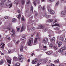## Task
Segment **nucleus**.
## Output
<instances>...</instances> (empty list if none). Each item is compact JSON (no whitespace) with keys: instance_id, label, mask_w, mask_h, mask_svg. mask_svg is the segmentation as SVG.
<instances>
[{"instance_id":"f257e3e1","label":"nucleus","mask_w":66,"mask_h":66,"mask_svg":"<svg viewBox=\"0 0 66 66\" xmlns=\"http://www.w3.org/2000/svg\"><path fill=\"white\" fill-rule=\"evenodd\" d=\"M40 34H37V35L36 36L37 38H35L34 44H33V45H35L37 44V39H40Z\"/></svg>"},{"instance_id":"f03ea898","label":"nucleus","mask_w":66,"mask_h":66,"mask_svg":"<svg viewBox=\"0 0 66 66\" xmlns=\"http://www.w3.org/2000/svg\"><path fill=\"white\" fill-rule=\"evenodd\" d=\"M33 39L32 38H31L30 39H29L28 40L27 44L28 45H32L33 44Z\"/></svg>"},{"instance_id":"7ed1b4c3","label":"nucleus","mask_w":66,"mask_h":66,"mask_svg":"<svg viewBox=\"0 0 66 66\" xmlns=\"http://www.w3.org/2000/svg\"><path fill=\"white\" fill-rule=\"evenodd\" d=\"M19 59L21 62H23V56L22 55H20L19 57Z\"/></svg>"},{"instance_id":"20e7f679","label":"nucleus","mask_w":66,"mask_h":66,"mask_svg":"<svg viewBox=\"0 0 66 66\" xmlns=\"http://www.w3.org/2000/svg\"><path fill=\"white\" fill-rule=\"evenodd\" d=\"M38 60L37 58H35V60L32 61V64H35L37 63V62L38 61Z\"/></svg>"},{"instance_id":"39448f33","label":"nucleus","mask_w":66,"mask_h":66,"mask_svg":"<svg viewBox=\"0 0 66 66\" xmlns=\"http://www.w3.org/2000/svg\"><path fill=\"white\" fill-rule=\"evenodd\" d=\"M48 41V39L47 38H44L43 40V42L45 44H47Z\"/></svg>"},{"instance_id":"423d86ee","label":"nucleus","mask_w":66,"mask_h":66,"mask_svg":"<svg viewBox=\"0 0 66 66\" xmlns=\"http://www.w3.org/2000/svg\"><path fill=\"white\" fill-rule=\"evenodd\" d=\"M64 50H65V47H63L59 50L58 52L60 53H62Z\"/></svg>"},{"instance_id":"0eeeda50","label":"nucleus","mask_w":66,"mask_h":66,"mask_svg":"<svg viewBox=\"0 0 66 66\" xmlns=\"http://www.w3.org/2000/svg\"><path fill=\"white\" fill-rule=\"evenodd\" d=\"M37 29H44V27L42 25H40L38 26V27H37Z\"/></svg>"},{"instance_id":"6e6552de","label":"nucleus","mask_w":66,"mask_h":66,"mask_svg":"<svg viewBox=\"0 0 66 66\" xmlns=\"http://www.w3.org/2000/svg\"><path fill=\"white\" fill-rule=\"evenodd\" d=\"M7 45L9 47L11 48L13 47V44L12 43H9L7 44Z\"/></svg>"},{"instance_id":"1a4fd4ad","label":"nucleus","mask_w":66,"mask_h":66,"mask_svg":"<svg viewBox=\"0 0 66 66\" xmlns=\"http://www.w3.org/2000/svg\"><path fill=\"white\" fill-rule=\"evenodd\" d=\"M55 40V37H53L52 39H51L50 40L52 43H54Z\"/></svg>"},{"instance_id":"9d476101","label":"nucleus","mask_w":66,"mask_h":66,"mask_svg":"<svg viewBox=\"0 0 66 66\" xmlns=\"http://www.w3.org/2000/svg\"><path fill=\"white\" fill-rule=\"evenodd\" d=\"M66 14V10L65 11H63L61 13V15H65Z\"/></svg>"},{"instance_id":"9b49d317","label":"nucleus","mask_w":66,"mask_h":66,"mask_svg":"<svg viewBox=\"0 0 66 66\" xmlns=\"http://www.w3.org/2000/svg\"><path fill=\"white\" fill-rule=\"evenodd\" d=\"M30 10L31 13H32L33 12V6H31V7H30Z\"/></svg>"},{"instance_id":"f8f14e48","label":"nucleus","mask_w":66,"mask_h":66,"mask_svg":"<svg viewBox=\"0 0 66 66\" xmlns=\"http://www.w3.org/2000/svg\"><path fill=\"white\" fill-rule=\"evenodd\" d=\"M15 32V30L13 29L12 31H11V32L13 33V34L11 35L12 36H14V35H15V32Z\"/></svg>"},{"instance_id":"ddd939ff","label":"nucleus","mask_w":66,"mask_h":66,"mask_svg":"<svg viewBox=\"0 0 66 66\" xmlns=\"http://www.w3.org/2000/svg\"><path fill=\"white\" fill-rule=\"evenodd\" d=\"M3 63H4V61H3V60H1L0 61V65H1L2 64H3Z\"/></svg>"},{"instance_id":"4468645a","label":"nucleus","mask_w":66,"mask_h":66,"mask_svg":"<svg viewBox=\"0 0 66 66\" xmlns=\"http://www.w3.org/2000/svg\"><path fill=\"white\" fill-rule=\"evenodd\" d=\"M44 16H45V17H46L47 18H48L49 17V15H47V14L46 13H45L44 14Z\"/></svg>"},{"instance_id":"2eb2a0df","label":"nucleus","mask_w":66,"mask_h":66,"mask_svg":"<svg viewBox=\"0 0 66 66\" xmlns=\"http://www.w3.org/2000/svg\"><path fill=\"white\" fill-rule=\"evenodd\" d=\"M21 3L22 5H23L25 3V1L24 0H21Z\"/></svg>"},{"instance_id":"dca6fc26","label":"nucleus","mask_w":66,"mask_h":66,"mask_svg":"<svg viewBox=\"0 0 66 66\" xmlns=\"http://www.w3.org/2000/svg\"><path fill=\"white\" fill-rule=\"evenodd\" d=\"M12 21L13 22H16L17 21V19L15 18L13 19L12 20Z\"/></svg>"},{"instance_id":"f3484780","label":"nucleus","mask_w":66,"mask_h":66,"mask_svg":"<svg viewBox=\"0 0 66 66\" xmlns=\"http://www.w3.org/2000/svg\"><path fill=\"white\" fill-rule=\"evenodd\" d=\"M17 18H18V19H20V17H21V14H19L18 15L16 16Z\"/></svg>"},{"instance_id":"a211bd4d","label":"nucleus","mask_w":66,"mask_h":66,"mask_svg":"<svg viewBox=\"0 0 66 66\" xmlns=\"http://www.w3.org/2000/svg\"><path fill=\"white\" fill-rule=\"evenodd\" d=\"M52 27H53V26H59V27H60V25L59 24H55L54 25H52Z\"/></svg>"},{"instance_id":"6ab92c4d","label":"nucleus","mask_w":66,"mask_h":66,"mask_svg":"<svg viewBox=\"0 0 66 66\" xmlns=\"http://www.w3.org/2000/svg\"><path fill=\"white\" fill-rule=\"evenodd\" d=\"M53 48L55 50H56L57 49V46H54Z\"/></svg>"},{"instance_id":"aec40b11","label":"nucleus","mask_w":66,"mask_h":66,"mask_svg":"<svg viewBox=\"0 0 66 66\" xmlns=\"http://www.w3.org/2000/svg\"><path fill=\"white\" fill-rule=\"evenodd\" d=\"M17 59H18L17 57H16L15 56L13 58V60H14V61H16V60H17Z\"/></svg>"},{"instance_id":"412c9836","label":"nucleus","mask_w":66,"mask_h":66,"mask_svg":"<svg viewBox=\"0 0 66 66\" xmlns=\"http://www.w3.org/2000/svg\"><path fill=\"white\" fill-rule=\"evenodd\" d=\"M62 44V42H60L58 44V46L59 47H60V46Z\"/></svg>"},{"instance_id":"4be33fe9","label":"nucleus","mask_w":66,"mask_h":66,"mask_svg":"<svg viewBox=\"0 0 66 66\" xmlns=\"http://www.w3.org/2000/svg\"><path fill=\"white\" fill-rule=\"evenodd\" d=\"M20 63H16L15 64V66H20Z\"/></svg>"},{"instance_id":"5701e85b","label":"nucleus","mask_w":66,"mask_h":66,"mask_svg":"<svg viewBox=\"0 0 66 66\" xmlns=\"http://www.w3.org/2000/svg\"><path fill=\"white\" fill-rule=\"evenodd\" d=\"M54 13V11L52 10L51 11V12H50V13L51 14H53Z\"/></svg>"},{"instance_id":"b1692460","label":"nucleus","mask_w":66,"mask_h":66,"mask_svg":"<svg viewBox=\"0 0 66 66\" xmlns=\"http://www.w3.org/2000/svg\"><path fill=\"white\" fill-rule=\"evenodd\" d=\"M23 46H22L21 47L20 51H23Z\"/></svg>"},{"instance_id":"393cba45","label":"nucleus","mask_w":66,"mask_h":66,"mask_svg":"<svg viewBox=\"0 0 66 66\" xmlns=\"http://www.w3.org/2000/svg\"><path fill=\"white\" fill-rule=\"evenodd\" d=\"M23 25L22 24V27L21 28V32H22V31H23Z\"/></svg>"},{"instance_id":"a878e982","label":"nucleus","mask_w":66,"mask_h":66,"mask_svg":"<svg viewBox=\"0 0 66 66\" xmlns=\"http://www.w3.org/2000/svg\"><path fill=\"white\" fill-rule=\"evenodd\" d=\"M46 54L48 55H50V54H51V52H46Z\"/></svg>"},{"instance_id":"bb28decb","label":"nucleus","mask_w":66,"mask_h":66,"mask_svg":"<svg viewBox=\"0 0 66 66\" xmlns=\"http://www.w3.org/2000/svg\"><path fill=\"white\" fill-rule=\"evenodd\" d=\"M7 62L9 64H11V61L10 60H7Z\"/></svg>"},{"instance_id":"cd10ccee","label":"nucleus","mask_w":66,"mask_h":66,"mask_svg":"<svg viewBox=\"0 0 66 66\" xmlns=\"http://www.w3.org/2000/svg\"><path fill=\"white\" fill-rule=\"evenodd\" d=\"M5 45V44H4V43L3 44L2 46H1V47L2 49L4 48V45Z\"/></svg>"},{"instance_id":"c85d7f7f","label":"nucleus","mask_w":66,"mask_h":66,"mask_svg":"<svg viewBox=\"0 0 66 66\" xmlns=\"http://www.w3.org/2000/svg\"><path fill=\"white\" fill-rule=\"evenodd\" d=\"M54 62L55 63H58L59 62V61L58 60H55L54 61Z\"/></svg>"},{"instance_id":"c756f323","label":"nucleus","mask_w":66,"mask_h":66,"mask_svg":"<svg viewBox=\"0 0 66 66\" xmlns=\"http://www.w3.org/2000/svg\"><path fill=\"white\" fill-rule=\"evenodd\" d=\"M60 40H61V41H63V40H64V39H63V37H60Z\"/></svg>"},{"instance_id":"7c9ffc66","label":"nucleus","mask_w":66,"mask_h":66,"mask_svg":"<svg viewBox=\"0 0 66 66\" xmlns=\"http://www.w3.org/2000/svg\"><path fill=\"white\" fill-rule=\"evenodd\" d=\"M1 7H2V6H3V2H2L1 3Z\"/></svg>"},{"instance_id":"2f4dec72","label":"nucleus","mask_w":66,"mask_h":66,"mask_svg":"<svg viewBox=\"0 0 66 66\" xmlns=\"http://www.w3.org/2000/svg\"><path fill=\"white\" fill-rule=\"evenodd\" d=\"M26 37V35H23L22 36V38H25Z\"/></svg>"},{"instance_id":"473e14b6","label":"nucleus","mask_w":66,"mask_h":66,"mask_svg":"<svg viewBox=\"0 0 66 66\" xmlns=\"http://www.w3.org/2000/svg\"><path fill=\"white\" fill-rule=\"evenodd\" d=\"M47 60H43V62L44 63H47Z\"/></svg>"},{"instance_id":"72a5a7b5","label":"nucleus","mask_w":66,"mask_h":66,"mask_svg":"<svg viewBox=\"0 0 66 66\" xmlns=\"http://www.w3.org/2000/svg\"><path fill=\"white\" fill-rule=\"evenodd\" d=\"M6 29H7V30H10V31H11L10 30H11V29H10V27H6Z\"/></svg>"},{"instance_id":"f704fd0d","label":"nucleus","mask_w":66,"mask_h":66,"mask_svg":"<svg viewBox=\"0 0 66 66\" xmlns=\"http://www.w3.org/2000/svg\"><path fill=\"white\" fill-rule=\"evenodd\" d=\"M35 30V28H32L31 29V30L32 31H34Z\"/></svg>"},{"instance_id":"c9c22d12","label":"nucleus","mask_w":66,"mask_h":66,"mask_svg":"<svg viewBox=\"0 0 66 66\" xmlns=\"http://www.w3.org/2000/svg\"><path fill=\"white\" fill-rule=\"evenodd\" d=\"M14 4H16V5H17L18 4V2L16 3V0H15L14 2Z\"/></svg>"},{"instance_id":"e433bc0d","label":"nucleus","mask_w":66,"mask_h":66,"mask_svg":"<svg viewBox=\"0 0 66 66\" xmlns=\"http://www.w3.org/2000/svg\"><path fill=\"white\" fill-rule=\"evenodd\" d=\"M16 29L18 32V31H20V28H17V27H16Z\"/></svg>"},{"instance_id":"4c0bfd02","label":"nucleus","mask_w":66,"mask_h":66,"mask_svg":"<svg viewBox=\"0 0 66 66\" xmlns=\"http://www.w3.org/2000/svg\"><path fill=\"white\" fill-rule=\"evenodd\" d=\"M24 17H23V16H22V21H24V18H23Z\"/></svg>"},{"instance_id":"58836bf2","label":"nucleus","mask_w":66,"mask_h":66,"mask_svg":"<svg viewBox=\"0 0 66 66\" xmlns=\"http://www.w3.org/2000/svg\"><path fill=\"white\" fill-rule=\"evenodd\" d=\"M48 21H50V22H52L53 21V20L49 19L48 20Z\"/></svg>"},{"instance_id":"ea45409f","label":"nucleus","mask_w":66,"mask_h":66,"mask_svg":"<svg viewBox=\"0 0 66 66\" xmlns=\"http://www.w3.org/2000/svg\"><path fill=\"white\" fill-rule=\"evenodd\" d=\"M42 9V6L40 5L39 6V10H40Z\"/></svg>"},{"instance_id":"a19ab883","label":"nucleus","mask_w":66,"mask_h":66,"mask_svg":"<svg viewBox=\"0 0 66 66\" xmlns=\"http://www.w3.org/2000/svg\"><path fill=\"white\" fill-rule=\"evenodd\" d=\"M19 42V41L18 40V41L15 43V45H17L18 44V43Z\"/></svg>"},{"instance_id":"79ce46f5","label":"nucleus","mask_w":66,"mask_h":66,"mask_svg":"<svg viewBox=\"0 0 66 66\" xmlns=\"http://www.w3.org/2000/svg\"><path fill=\"white\" fill-rule=\"evenodd\" d=\"M30 3V0H27V3L28 4H29V3Z\"/></svg>"},{"instance_id":"37998d69","label":"nucleus","mask_w":66,"mask_h":66,"mask_svg":"<svg viewBox=\"0 0 66 66\" xmlns=\"http://www.w3.org/2000/svg\"><path fill=\"white\" fill-rule=\"evenodd\" d=\"M59 3V1H58L57 2L56 4V6H57Z\"/></svg>"},{"instance_id":"c03bdc74","label":"nucleus","mask_w":66,"mask_h":66,"mask_svg":"<svg viewBox=\"0 0 66 66\" xmlns=\"http://www.w3.org/2000/svg\"><path fill=\"white\" fill-rule=\"evenodd\" d=\"M50 44V43H49V42H48L49 46H50V47H51V46H52V44L51 43L50 44Z\"/></svg>"},{"instance_id":"a18cd8bd","label":"nucleus","mask_w":66,"mask_h":66,"mask_svg":"<svg viewBox=\"0 0 66 66\" xmlns=\"http://www.w3.org/2000/svg\"><path fill=\"white\" fill-rule=\"evenodd\" d=\"M32 22H33L32 21H28V23L29 24H30L31 23H32Z\"/></svg>"},{"instance_id":"49530a36","label":"nucleus","mask_w":66,"mask_h":66,"mask_svg":"<svg viewBox=\"0 0 66 66\" xmlns=\"http://www.w3.org/2000/svg\"><path fill=\"white\" fill-rule=\"evenodd\" d=\"M8 25L9 27H10V26H12V24L10 23H9L8 24Z\"/></svg>"},{"instance_id":"de8ad7c7","label":"nucleus","mask_w":66,"mask_h":66,"mask_svg":"<svg viewBox=\"0 0 66 66\" xmlns=\"http://www.w3.org/2000/svg\"><path fill=\"white\" fill-rule=\"evenodd\" d=\"M12 4H9V5L10 6L9 8H10V7H12Z\"/></svg>"},{"instance_id":"09e8293b","label":"nucleus","mask_w":66,"mask_h":66,"mask_svg":"<svg viewBox=\"0 0 66 66\" xmlns=\"http://www.w3.org/2000/svg\"><path fill=\"white\" fill-rule=\"evenodd\" d=\"M51 9H48V12H50V13L51 11Z\"/></svg>"},{"instance_id":"8fccbe9b","label":"nucleus","mask_w":66,"mask_h":66,"mask_svg":"<svg viewBox=\"0 0 66 66\" xmlns=\"http://www.w3.org/2000/svg\"><path fill=\"white\" fill-rule=\"evenodd\" d=\"M59 29V28H54V30H57Z\"/></svg>"},{"instance_id":"3c124183","label":"nucleus","mask_w":66,"mask_h":66,"mask_svg":"<svg viewBox=\"0 0 66 66\" xmlns=\"http://www.w3.org/2000/svg\"><path fill=\"white\" fill-rule=\"evenodd\" d=\"M44 31L45 32H46V31H47V30H48V29L47 28H45L44 29Z\"/></svg>"},{"instance_id":"603ef678","label":"nucleus","mask_w":66,"mask_h":66,"mask_svg":"<svg viewBox=\"0 0 66 66\" xmlns=\"http://www.w3.org/2000/svg\"><path fill=\"white\" fill-rule=\"evenodd\" d=\"M57 20H55L54 22L53 23V24H54V23H55V22H57Z\"/></svg>"},{"instance_id":"864d4df0","label":"nucleus","mask_w":66,"mask_h":66,"mask_svg":"<svg viewBox=\"0 0 66 66\" xmlns=\"http://www.w3.org/2000/svg\"><path fill=\"white\" fill-rule=\"evenodd\" d=\"M34 5H35V6H36V2H34Z\"/></svg>"},{"instance_id":"5fc2aeb1","label":"nucleus","mask_w":66,"mask_h":66,"mask_svg":"<svg viewBox=\"0 0 66 66\" xmlns=\"http://www.w3.org/2000/svg\"><path fill=\"white\" fill-rule=\"evenodd\" d=\"M32 19H33V16H32L31 17L29 18V19H30V20H32Z\"/></svg>"},{"instance_id":"6e6d98bb","label":"nucleus","mask_w":66,"mask_h":66,"mask_svg":"<svg viewBox=\"0 0 66 66\" xmlns=\"http://www.w3.org/2000/svg\"><path fill=\"white\" fill-rule=\"evenodd\" d=\"M18 12L19 13H20V10H18Z\"/></svg>"},{"instance_id":"4d7b16f0","label":"nucleus","mask_w":66,"mask_h":66,"mask_svg":"<svg viewBox=\"0 0 66 66\" xmlns=\"http://www.w3.org/2000/svg\"><path fill=\"white\" fill-rule=\"evenodd\" d=\"M13 41L14 43H15V41H16V40H15V39H13Z\"/></svg>"},{"instance_id":"13d9d810","label":"nucleus","mask_w":66,"mask_h":66,"mask_svg":"<svg viewBox=\"0 0 66 66\" xmlns=\"http://www.w3.org/2000/svg\"><path fill=\"white\" fill-rule=\"evenodd\" d=\"M40 65V63H38L37 64V66H39V65Z\"/></svg>"},{"instance_id":"bf43d9fd","label":"nucleus","mask_w":66,"mask_h":66,"mask_svg":"<svg viewBox=\"0 0 66 66\" xmlns=\"http://www.w3.org/2000/svg\"><path fill=\"white\" fill-rule=\"evenodd\" d=\"M43 47L44 48H45L46 49L47 48V47L46 46H43Z\"/></svg>"},{"instance_id":"052dcab7","label":"nucleus","mask_w":66,"mask_h":66,"mask_svg":"<svg viewBox=\"0 0 66 66\" xmlns=\"http://www.w3.org/2000/svg\"><path fill=\"white\" fill-rule=\"evenodd\" d=\"M10 37H9L8 38H7V39H8V40H11V39H10Z\"/></svg>"},{"instance_id":"680f3d73","label":"nucleus","mask_w":66,"mask_h":66,"mask_svg":"<svg viewBox=\"0 0 66 66\" xmlns=\"http://www.w3.org/2000/svg\"><path fill=\"white\" fill-rule=\"evenodd\" d=\"M26 39V38H25L23 39L22 38H21V39H20V40H24V39Z\"/></svg>"},{"instance_id":"e2e57ef3","label":"nucleus","mask_w":66,"mask_h":66,"mask_svg":"<svg viewBox=\"0 0 66 66\" xmlns=\"http://www.w3.org/2000/svg\"><path fill=\"white\" fill-rule=\"evenodd\" d=\"M43 10H45V6H43Z\"/></svg>"},{"instance_id":"0e129e2a","label":"nucleus","mask_w":66,"mask_h":66,"mask_svg":"<svg viewBox=\"0 0 66 66\" xmlns=\"http://www.w3.org/2000/svg\"><path fill=\"white\" fill-rule=\"evenodd\" d=\"M29 9H27V10L26 12L27 13V12H28V11H29Z\"/></svg>"},{"instance_id":"69168bd1","label":"nucleus","mask_w":66,"mask_h":66,"mask_svg":"<svg viewBox=\"0 0 66 66\" xmlns=\"http://www.w3.org/2000/svg\"><path fill=\"white\" fill-rule=\"evenodd\" d=\"M4 18L6 19H7V16H5L4 17Z\"/></svg>"},{"instance_id":"338daca9","label":"nucleus","mask_w":66,"mask_h":66,"mask_svg":"<svg viewBox=\"0 0 66 66\" xmlns=\"http://www.w3.org/2000/svg\"><path fill=\"white\" fill-rule=\"evenodd\" d=\"M11 51L10 50H9V53H11Z\"/></svg>"},{"instance_id":"774afa93","label":"nucleus","mask_w":66,"mask_h":66,"mask_svg":"<svg viewBox=\"0 0 66 66\" xmlns=\"http://www.w3.org/2000/svg\"><path fill=\"white\" fill-rule=\"evenodd\" d=\"M51 66H54V64H52L51 65Z\"/></svg>"}]
</instances>
